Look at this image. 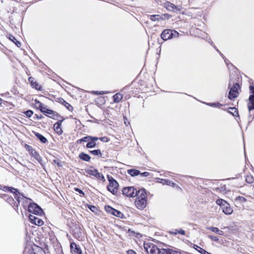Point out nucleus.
I'll return each instance as SVG.
<instances>
[{
  "label": "nucleus",
  "instance_id": "obj_11",
  "mask_svg": "<svg viewBox=\"0 0 254 254\" xmlns=\"http://www.w3.org/2000/svg\"><path fill=\"white\" fill-rule=\"evenodd\" d=\"M163 6L166 8L168 10L171 11H180L181 8L178 6H176L169 1H166L163 3Z\"/></svg>",
  "mask_w": 254,
  "mask_h": 254
},
{
  "label": "nucleus",
  "instance_id": "obj_27",
  "mask_svg": "<svg viewBox=\"0 0 254 254\" xmlns=\"http://www.w3.org/2000/svg\"><path fill=\"white\" fill-rule=\"evenodd\" d=\"M150 19L153 21H159L163 19V17L159 14L151 15H150Z\"/></svg>",
  "mask_w": 254,
  "mask_h": 254
},
{
  "label": "nucleus",
  "instance_id": "obj_17",
  "mask_svg": "<svg viewBox=\"0 0 254 254\" xmlns=\"http://www.w3.org/2000/svg\"><path fill=\"white\" fill-rule=\"evenodd\" d=\"M41 112L47 115L48 114L50 118L55 119L56 116H57V114L53 110L47 109L45 106L42 108Z\"/></svg>",
  "mask_w": 254,
  "mask_h": 254
},
{
  "label": "nucleus",
  "instance_id": "obj_28",
  "mask_svg": "<svg viewBox=\"0 0 254 254\" xmlns=\"http://www.w3.org/2000/svg\"><path fill=\"white\" fill-rule=\"evenodd\" d=\"M127 173L131 176H136L140 174L139 170L136 169H129L127 170Z\"/></svg>",
  "mask_w": 254,
  "mask_h": 254
},
{
  "label": "nucleus",
  "instance_id": "obj_50",
  "mask_svg": "<svg viewBox=\"0 0 254 254\" xmlns=\"http://www.w3.org/2000/svg\"><path fill=\"white\" fill-rule=\"evenodd\" d=\"M217 234L221 235V236H223L224 234V232L223 231L219 229Z\"/></svg>",
  "mask_w": 254,
  "mask_h": 254
},
{
  "label": "nucleus",
  "instance_id": "obj_38",
  "mask_svg": "<svg viewBox=\"0 0 254 254\" xmlns=\"http://www.w3.org/2000/svg\"><path fill=\"white\" fill-rule=\"evenodd\" d=\"M63 104L64 106L69 110V111H72L73 109V107L67 102L64 100L63 101Z\"/></svg>",
  "mask_w": 254,
  "mask_h": 254
},
{
  "label": "nucleus",
  "instance_id": "obj_36",
  "mask_svg": "<svg viewBox=\"0 0 254 254\" xmlns=\"http://www.w3.org/2000/svg\"><path fill=\"white\" fill-rule=\"evenodd\" d=\"M246 181L249 184H252L254 182V178L251 175H247L246 177Z\"/></svg>",
  "mask_w": 254,
  "mask_h": 254
},
{
  "label": "nucleus",
  "instance_id": "obj_40",
  "mask_svg": "<svg viewBox=\"0 0 254 254\" xmlns=\"http://www.w3.org/2000/svg\"><path fill=\"white\" fill-rule=\"evenodd\" d=\"M207 230H210L211 231L216 233L218 234V232L219 231V229L217 227H209L207 228Z\"/></svg>",
  "mask_w": 254,
  "mask_h": 254
},
{
  "label": "nucleus",
  "instance_id": "obj_41",
  "mask_svg": "<svg viewBox=\"0 0 254 254\" xmlns=\"http://www.w3.org/2000/svg\"><path fill=\"white\" fill-rule=\"evenodd\" d=\"M208 237L211 239V240L214 242H218L219 241V238L218 237L213 235H208Z\"/></svg>",
  "mask_w": 254,
  "mask_h": 254
},
{
  "label": "nucleus",
  "instance_id": "obj_1",
  "mask_svg": "<svg viewBox=\"0 0 254 254\" xmlns=\"http://www.w3.org/2000/svg\"><path fill=\"white\" fill-rule=\"evenodd\" d=\"M144 248L145 251L150 254H164V249H159L156 245L150 242L144 243Z\"/></svg>",
  "mask_w": 254,
  "mask_h": 254
},
{
  "label": "nucleus",
  "instance_id": "obj_8",
  "mask_svg": "<svg viewBox=\"0 0 254 254\" xmlns=\"http://www.w3.org/2000/svg\"><path fill=\"white\" fill-rule=\"evenodd\" d=\"M136 189L133 187L124 188L123 190V194L127 197H134L135 196Z\"/></svg>",
  "mask_w": 254,
  "mask_h": 254
},
{
  "label": "nucleus",
  "instance_id": "obj_47",
  "mask_svg": "<svg viewBox=\"0 0 254 254\" xmlns=\"http://www.w3.org/2000/svg\"><path fill=\"white\" fill-rule=\"evenodd\" d=\"M140 175L141 176L143 177H147L149 175V173L147 172H144L143 173H141Z\"/></svg>",
  "mask_w": 254,
  "mask_h": 254
},
{
  "label": "nucleus",
  "instance_id": "obj_56",
  "mask_svg": "<svg viewBox=\"0 0 254 254\" xmlns=\"http://www.w3.org/2000/svg\"><path fill=\"white\" fill-rule=\"evenodd\" d=\"M127 121H125V124L126 125H127Z\"/></svg>",
  "mask_w": 254,
  "mask_h": 254
},
{
  "label": "nucleus",
  "instance_id": "obj_57",
  "mask_svg": "<svg viewBox=\"0 0 254 254\" xmlns=\"http://www.w3.org/2000/svg\"><path fill=\"white\" fill-rule=\"evenodd\" d=\"M210 44H211V45H212L213 44L212 42H211Z\"/></svg>",
  "mask_w": 254,
  "mask_h": 254
},
{
  "label": "nucleus",
  "instance_id": "obj_30",
  "mask_svg": "<svg viewBox=\"0 0 254 254\" xmlns=\"http://www.w3.org/2000/svg\"><path fill=\"white\" fill-rule=\"evenodd\" d=\"M34 134L35 136L41 141L42 143H46L47 141V139L44 136L38 132H35Z\"/></svg>",
  "mask_w": 254,
  "mask_h": 254
},
{
  "label": "nucleus",
  "instance_id": "obj_10",
  "mask_svg": "<svg viewBox=\"0 0 254 254\" xmlns=\"http://www.w3.org/2000/svg\"><path fill=\"white\" fill-rule=\"evenodd\" d=\"M239 87V85L238 83H236L234 85L233 87L231 88L228 95V98L230 100H233L238 96V89Z\"/></svg>",
  "mask_w": 254,
  "mask_h": 254
},
{
  "label": "nucleus",
  "instance_id": "obj_21",
  "mask_svg": "<svg viewBox=\"0 0 254 254\" xmlns=\"http://www.w3.org/2000/svg\"><path fill=\"white\" fill-rule=\"evenodd\" d=\"M248 107L249 112L252 110H254V94H252L250 96Z\"/></svg>",
  "mask_w": 254,
  "mask_h": 254
},
{
  "label": "nucleus",
  "instance_id": "obj_4",
  "mask_svg": "<svg viewBox=\"0 0 254 254\" xmlns=\"http://www.w3.org/2000/svg\"><path fill=\"white\" fill-rule=\"evenodd\" d=\"M109 185L107 187L108 190L113 194L116 193L118 190L119 184L112 177H108Z\"/></svg>",
  "mask_w": 254,
  "mask_h": 254
},
{
  "label": "nucleus",
  "instance_id": "obj_46",
  "mask_svg": "<svg viewBox=\"0 0 254 254\" xmlns=\"http://www.w3.org/2000/svg\"><path fill=\"white\" fill-rule=\"evenodd\" d=\"M216 50L220 53V54L221 55V56L222 57V58L224 59V61L226 63V64H228V60H226L225 59V57L223 55V54L222 53H220V52L218 50V49H216Z\"/></svg>",
  "mask_w": 254,
  "mask_h": 254
},
{
  "label": "nucleus",
  "instance_id": "obj_39",
  "mask_svg": "<svg viewBox=\"0 0 254 254\" xmlns=\"http://www.w3.org/2000/svg\"><path fill=\"white\" fill-rule=\"evenodd\" d=\"M90 153L94 155H101V152L100 149L94 150L90 151Z\"/></svg>",
  "mask_w": 254,
  "mask_h": 254
},
{
  "label": "nucleus",
  "instance_id": "obj_42",
  "mask_svg": "<svg viewBox=\"0 0 254 254\" xmlns=\"http://www.w3.org/2000/svg\"><path fill=\"white\" fill-rule=\"evenodd\" d=\"M25 114L27 117H30L33 114V112L31 110H28L25 112Z\"/></svg>",
  "mask_w": 254,
  "mask_h": 254
},
{
  "label": "nucleus",
  "instance_id": "obj_43",
  "mask_svg": "<svg viewBox=\"0 0 254 254\" xmlns=\"http://www.w3.org/2000/svg\"><path fill=\"white\" fill-rule=\"evenodd\" d=\"M193 248L196 250H197L199 253H200L201 254V250H204L203 249L199 247V246L196 245H194V246H193Z\"/></svg>",
  "mask_w": 254,
  "mask_h": 254
},
{
  "label": "nucleus",
  "instance_id": "obj_20",
  "mask_svg": "<svg viewBox=\"0 0 254 254\" xmlns=\"http://www.w3.org/2000/svg\"><path fill=\"white\" fill-rule=\"evenodd\" d=\"M29 81L30 82L31 86L38 90H42V86L39 84L36 81H34V78L30 77L28 79Z\"/></svg>",
  "mask_w": 254,
  "mask_h": 254
},
{
  "label": "nucleus",
  "instance_id": "obj_54",
  "mask_svg": "<svg viewBox=\"0 0 254 254\" xmlns=\"http://www.w3.org/2000/svg\"><path fill=\"white\" fill-rule=\"evenodd\" d=\"M92 92V93H93V94H95V95H99V91H93Z\"/></svg>",
  "mask_w": 254,
  "mask_h": 254
},
{
  "label": "nucleus",
  "instance_id": "obj_9",
  "mask_svg": "<svg viewBox=\"0 0 254 254\" xmlns=\"http://www.w3.org/2000/svg\"><path fill=\"white\" fill-rule=\"evenodd\" d=\"M25 148L28 150L29 153L35 159H36L39 163H41L42 159L40 155L37 152V151L32 146L26 145Z\"/></svg>",
  "mask_w": 254,
  "mask_h": 254
},
{
  "label": "nucleus",
  "instance_id": "obj_15",
  "mask_svg": "<svg viewBox=\"0 0 254 254\" xmlns=\"http://www.w3.org/2000/svg\"><path fill=\"white\" fill-rule=\"evenodd\" d=\"M146 204L147 199H136L135 201V205L138 209H143L146 207Z\"/></svg>",
  "mask_w": 254,
  "mask_h": 254
},
{
  "label": "nucleus",
  "instance_id": "obj_33",
  "mask_svg": "<svg viewBox=\"0 0 254 254\" xmlns=\"http://www.w3.org/2000/svg\"><path fill=\"white\" fill-rule=\"evenodd\" d=\"M161 183H162L163 185H167L168 186H171L172 187H174L176 186V184L171 181L169 180H166V179H162L161 182Z\"/></svg>",
  "mask_w": 254,
  "mask_h": 254
},
{
  "label": "nucleus",
  "instance_id": "obj_44",
  "mask_svg": "<svg viewBox=\"0 0 254 254\" xmlns=\"http://www.w3.org/2000/svg\"><path fill=\"white\" fill-rule=\"evenodd\" d=\"M74 190H75V191H76V192H78V193H79L80 194L82 195L83 196H84L85 195L84 192L81 190H80L78 188H76L74 189Z\"/></svg>",
  "mask_w": 254,
  "mask_h": 254
},
{
  "label": "nucleus",
  "instance_id": "obj_26",
  "mask_svg": "<svg viewBox=\"0 0 254 254\" xmlns=\"http://www.w3.org/2000/svg\"><path fill=\"white\" fill-rule=\"evenodd\" d=\"M123 99V95L118 93L113 96V100L115 103H119Z\"/></svg>",
  "mask_w": 254,
  "mask_h": 254
},
{
  "label": "nucleus",
  "instance_id": "obj_25",
  "mask_svg": "<svg viewBox=\"0 0 254 254\" xmlns=\"http://www.w3.org/2000/svg\"><path fill=\"white\" fill-rule=\"evenodd\" d=\"M79 157L80 159L87 162L89 161L91 159V157L89 155L83 152H81L79 154Z\"/></svg>",
  "mask_w": 254,
  "mask_h": 254
},
{
  "label": "nucleus",
  "instance_id": "obj_32",
  "mask_svg": "<svg viewBox=\"0 0 254 254\" xmlns=\"http://www.w3.org/2000/svg\"><path fill=\"white\" fill-rule=\"evenodd\" d=\"M170 234H173V235H177L178 234H180L181 235H185V231L182 229L178 230V229H175L171 231L170 232Z\"/></svg>",
  "mask_w": 254,
  "mask_h": 254
},
{
  "label": "nucleus",
  "instance_id": "obj_49",
  "mask_svg": "<svg viewBox=\"0 0 254 254\" xmlns=\"http://www.w3.org/2000/svg\"><path fill=\"white\" fill-rule=\"evenodd\" d=\"M127 253V254H136L135 252L131 250H128Z\"/></svg>",
  "mask_w": 254,
  "mask_h": 254
},
{
  "label": "nucleus",
  "instance_id": "obj_6",
  "mask_svg": "<svg viewBox=\"0 0 254 254\" xmlns=\"http://www.w3.org/2000/svg\"><path fill=\"white\" fill-rule=\"evenodd\" d=\"M28 210L33 215H41L43 213L42 209L36 203H30L28 206Z\"/></svg>",
  "mask_w": 254,
  "mask_h": 254
},
{
  "label": "nucleus",
  "instance_id": "obj_53",
  "mask_svg": "<svg viewBox=\"0 0 254 254\" xmlns=\"http://www.w3.org/2000/svg\"><path fill=\"white\" fill-rule=\"evenodd\" d=\"M107 93H108V92H107V91H99V95L106 94H107Z\"/></svg>",
  "mask_w": 254,
  "mask_h": 254
},
{
  "label": "nucleus",
  "instance_id": "obj_55",
  "mask_svg": "<svg viewBox=\"0 0 254 254\" xmlns=\"http://www.w3.org/2000/svg\"><path fill=\"white\" fill-rule=\"evenodd\" d=\"M2 102V99H1V98H0V105H1V104Z\"/></svg>",
  "mask_w": 254,
  "mask_h": 254
},
{
  "label": "nucleus",
  "instance_id": "obj_7",
  "mask_svg": "<svg viewBox=\"0 0 254 254\" xmlns=\"http://www.w3.org/2000/svg\"><path fill=\"white\" fill-rule=\"evenodd\" d=\"M85 172L87 175L95 177L99 180H105L104 176L102 174L100 173L97 169H86Z\"/></svg>",
  "mask_w": 254,
  "mask_h": 254
},
{
  "label": "nucleus",
  "instance_id": "obj_34",
  "mask_svg": "<svg viewBox=\"0 0 254 254\" xmlns=\"http://www.w3.org/2000/svg\"><path fill=\"white\" fill-rule=\"evenodd\" d=\"M163 249L165 251L164 254H180L179 252L175 251L170 249Z\"/></svg>",
  "mask_w": 254,
  "mask_h": 254
},
{
  "label": "nucleus",
  "instance_id": "obj_19",
  "mask_svg": "<svg viewBox=\"0 0 254 254\" xmlns=\"http://www.w3.org/2000/svg\"><path fill=\"white\" fill-rule=\"evenodd\" d=\"M63 120H60L54 125V128L55 131L59 134H62L63 130L61 127V125Z\"/></svg>",
  "mask_w": 254,
  "mask_h": 254
},
{
  "label": "nucleus",
  "instance_id": "obj_2",
  "mask_svg": "<svg viewBox=\"0 0 254 254\" xmlns=\"http://www.w3.org/2000/svg\"><path fill=\"white\" fill-rule=\"evenodd\" d=\"M216 203L220 206L223 212L226 215H230L233 213V209L226 200L223 199H218L216 201Z\"/></svg>",
  "mask_w": 254,
  "mask_h": 254
},
{
  "label": "nucleus",
  "instance_id": "obj_16",
  "mask_svg": "<svg viewBox=\"0 0 254 254\" xmlns=\"http://www.w3.org/2000/svg\"><path fill=\"white\" fill-rule=\"evenodd\" d=\"M28 254H45V252L41 248L34 246L29 250Z\"/></svg>",
  "mask_w": 254,
  "mask_h": 254
},
{
  "label": "nucleus",
  "instance_id": "obj_29",
  "mask_svg": "<svg viewBox=\"0 0 254 254\" xmlns=\"http://www.w3.org/2000/svg\"><path fill=\"white\" fill-rule=\"evenodd\" d=\"M228 112L231 114H232L233 116H238V110L235 108L233 107H230L229 109V110L228 111Z\"/></svg>",
  "mask_w": 254,
  "mask_h": 254
},
{
  "label": "nucleus",
  "instance_id": "obj_35",
  "mask_svg": "<svg viewBox=\"0 0 254 254\" xmlns=\"http://www.w3.org/2000/svg\"><path fill=\"white\" fill-rule=\"evenodd\" d=\"M35 107L39 109L40 111L43 108V107L45 106L41 102L37 100H35Z\"/></svg>",
  "mask_w": 254,
  "mask_h": 254
},
{
  "label": "nucleus",
  "instance_id": "obj_18",
  "mask_svg": "<svg viewBox=\"0 0 254 254\" xmlns=\"http://www.w3.org/2000/svg\"><path fill=\"white\" fill-rule=\"evenodd\" d=\"M73 236L77 240H82L83 238L82 233L81 232V229L79 227H76L75 229L73 231Z\"/></svg>",
  "mask_w": 254,
  "mask_h": 254
},
{
  "label": "nucleus",
  "instance_id": "obj_3",
  "mask_svg": "<svg viewBox=\"0 0 254 254\" xmlns=\"http://www.w3.org/2000/svg\"><path fill=\"white\" fill-rule=\"evenodd\" d=\"M179 33L175 30L170 29L164 30L161 34V38L164 41L173 38L178 37Z\"/></svg>",
  "mask_w": 254,
  "mask_h": 254
},
{
  "label": "nucleus",
  "instance_id": "obj_12",
  "mask_svg": "<svg viewBox=\"0 0 254 254\" xmlns=\"http://www.w3.org/2000/svg\"><path fill=\"white\" fill-rule=\"evenodd\" d=\"M29 218L30 222L33 224L40 226L44 224V222L42 219L39 218L38 217L35 216L33 214H30Z\"/></svg>",
  "mask_w": 254,
  "mask_h": 254
},
{
  "label": "nucleus",
  "instance_id": "obj_52",
  "mask_svg": "<svg viewBox=\"0 0 254 254\" xmlns=\"http://www.w3.org/2000/svg\"><path fill=\"white\" fill-rule=\"evenodd\" d=\"M99 139H100L101 141H104V142L107 141V138L106 137L99 138Z\"/></svg>",
  "mask_w": 254,
  "mask_h": 254
},
{
  "label": "nucleus",
  "instance_id": "obj_51",
  "mask_svg": "<svg viewBox=\"0 0 254 254\" xmlns=\"http://www.w3.org/2000/svg\"><path fill=\"white\" fill-rule=\"evenodd\" d=\"M15 45L18 47H20V46H21V43L20 42H19L18 41L16 40L15 43Z\"/></svg>",
  "mask_w": 254,
  "mask_h": 254
},
{
  "label": "nucleus",
  "instance_id": "obj_13",
  "mask_svg": "<svg viewBox=\"0 0 254 254\" xmlns=\"http://www.w3.org/2000/svg\"><path fill=\"white\" fill-rule=\"evenodd\" d=\"M70 251L72 254H81L82 251L79 246H77L74 242L70 243Z\"/></svg>",
  "mask_w": 254,
  "mask_h": 254
},
{
  "label": "nucleus",
  "instance_id": "obj_23",
  "mask_svg": "<svg viewBox=\"0 0 254 254\" xmlns=\"http://www.w3.org/2000/svg\"><path fill=\"white\" fill-rule=\"evenodd\" d=\"M94 138H96V139H94L93 138H91L89 143H87L86 147L88 148H93L96 146V141L99 140V138L97 137H93Z\"/></svg>",
  "mask_w": 254,
  "mask_h": 254
},
{
  "label": "nucleus",
  "instance_id": "obj_22",
  "mask_svg": "<svg viewBox=\"0 0 254 254\" xmlns=\"http://www.w3.org/2000/svg\"><path fill=\"white\" fill-rule=\"evenodd\" d=\"M106 210L107 211H108L112 214H113L116 216L119 217H120V215L122 214V213L119 211L116 210L115 209H114L109 206H108L106 208Z\"/></svg>",
  "mask_w": 254,
  "mask_h": 254
},
{
  "label": "nucleus",
  "instance_id": "obj_24",
  "mask_svg": "<svg viewBox=\"0 0 254 254\" xmlns=\"http://www.w3.org/2000/svg\"><path fill=\"white\" fill-rule=\"evenodd\" d=\"M91 138L96 139V138H94L93 136H86L84 137H82L81 139L77 140V143L78 144L81 143L82 142H86L87 143H89V142L90 141V140H91Z\"/></svg>",
  "mask_w": 254,
  "mask_h": 254
},
{
  "label": "nucleus",
  "instance_id": "obj_14",
  "mask_svg": "<svg viewBox=\"0 0 254 254\" xmlns=\"http://www.w3.org/2000/svg\"><path fill=\"white\" fill-rule=\"evenodd\" d=\"M136 199H147V193L144 189H141L136 190Z\"/></svg>",
  "mask_w": 254,
  "mask_h": 254
},
{
  "label": "nucleus",
  "instance_id": "obj_5",
  "mask_svg": "<svg viewBox=\"0 0 254 254\" xmlns=\"http://www.w3.org/2000/svg\"><path fill=\"white\" fill-rule=\"evenodd\" d=\"M2 190L4 191H8L13 193L14 194V198L18 204L24 197V196L22 195L17 189L14 188L4 186L3 187Z\"/></svg>",
  "mask_w": 254,
  "mask_h": 254
},
{
  "label": "nucleus",
  "instance_id": "obj_31",
  "mask_svg": "<svg viewBox=\"0 0 254 254\" xmlns=\"http://www.w3.org/2000/svg\"><path fill=\"white\" fill-rule=\"evenodd\" d=\"M5 196L6 197V201L9 204H10L11 206H14L15 205V204L16 203V202H15V201L14 200V199L13 198V197H9V196L8 195H5Z\"/></svg>",
  "mask_w": 254,
  "mask_h": 254
},
{
  "label": "nucleus",
  "instance_id": "obj_37",
  "mask_svg": "<svg viewBox=\"0 0 254 254\" xmlns=\"http://www.w3.org/2000/svg\"><path fill=\"white\" fill-rule=\"evenodd\" d=\"M206 104L208 106L213 107H216V108H220V107L222 106V105L218 103H206Z\"/></svg>",
  "mask_w": 254,
  "mask_h": 254
},
{
  "label": "nucleus",
  "instance_id": "obj_48",
  "mask_svg": "<svg viewBox=\"0 0 254 254\" xmlns=\"http://www.w3.org/2000/svg\"><path fill=\"white\" fill-rule=\"evenodd\" d=\"M250 89L252 94H254V86H253V85H250Z\"/></svg>",
  "mask_w": 254,
  "mask_h": 254
},
{
  "label": "nucleus",
  "instance_id": "obj_45",
  "mask_svg": "<svg viewBox=\"0 0 254 254\" xmlns=\"http://www.w3.org/2000/svg\"><path fill=\"white\" fill-rule=\"evenodd\" d=\"M8 38L13 43H15V42L17 40L12 35H9Z\"/></svg>",
  "mask_w": 254,
  "mask_h": 254
}]
</instances>
